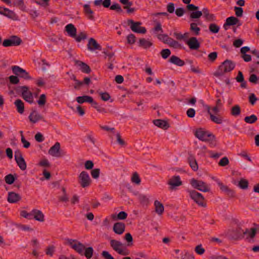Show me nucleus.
Here are the masks:
<instances>
[{
  "label": "nucleus",
  "mask_w": 259,
  "mask_h": 259,
  "mask_svg": "<svg viewBox=\"0 0 259 259\" xmlns=\"http://www.w3.org/2000/svg\"><path fill=\"white\" fill-rule=\"evenodd\" d=\"M110 10H115L116 12L121 13L122 12V10L121 8L120 5L117 3H114L111 5L110 7Z\"/></svg>",
  "instance_id": "obj_62"
},
{
  "label": "nucleus",
  "mask_w": 259,
  "mask_h": 259,
  "mask_svg": "<svg viewBox=\"0 0 259 259\" xmlns=\"http://www.w3.org/2000/svg\"><path fill=\"white\" fill-rule=\"evenodd\" d=\"M131 181L133 183L139 185L141 183V179L137 172H135L131 178Z\"/></svg>",
  "instance_id": "obj_48"
},
{
  "label": "nucleus",
  "mask_w": 259,
  "mask_h": 259,
  "mask_svg": "<svg viewBox=\"0 0 259 259\" xmlns=\"http://www.w3.org/2000/svg\"><path fill=\"white\" fill-rule=\"evenodd\" d=\"M55 251V247L54 246H48L46 250V254L52 256Z\"/></svg>",
  "instance_id": "obj_64"
},
{
  "label": "nucleus",
  "mask_w": 259,
  "mask_h": 259,
  "mask_svg": "<svg viewBox=\"0 0 259 259\" xmlns=\"http://www.w3.org/2000/svg\"><path fill=\"white\" fill-rule=\"evenodd\" d=\"M76 100L79 104H82L84 102L91 103L93 102V99L92 97L86 95L77 97Z\"/></svg>",
  "instance_id": "obj_30"
},
{
  "label": "nucleus",
  "mask_w": 259,
  "mask_h": 259,
  "mask_svg": "<svg viewBox=\"0 0 259 259\" xmlns=\"http://www.w3.org/2000/svg\"><path fill=\"white\" fill-rule=\"evenodd\" d=\"M169 62L178 66H183L185 63V62L179 57L172 55L169 59Z\"/></svg>",
  "instance_id": "obj_26"
},
{
  "label": "nucleus",
  "mask_w": 259,
  "mask_h": 259,
  "mask_svg": "<svg viewBox=\"0 0 259 259\" xmlns=\"http://www.w3.org/2000/svg\"><path fill=\"white\" fill-rule=\"evenodd\" d=\"M83 11L86 17L91 20H95L94 13L91 9L90 6L88 4H84L83 6Z\"/></svg>",
  "instance_id": "obj_21"
},
{
  "label": "nucleus",
  "mask_w": 259,
  "mask_h": 259,
  "mask_svg": "<svg viewBox=\"0 0 259 259\" xmlns=\"http://www.w3.org/2000/svg\"><path fill=\"white\" fill-rule=\"evenodd\" d=\"M155 212L159 215H161L164 211L163 205L158 200L154 201Z\"/></svg>",
  "instance_id": "obj_33"
},
{
  "label": "nucleus",
  "mask_w": 259,
  "mask_h": 259,
  "mask_svg": "<svg viewBox=\"0 0 259 259\" xmlns=\"http://www.w3.org/2000/svg\"><path fill=\"white\" fill-rule=\"evenodd\" d=\"M238 186L242 189H246L248 187V182L246 179H241L239 181Z\"/></svg>",
  "instance_id": "obj_47"
},
{
  "label": "nucleus",
  "mask_w": 259,
  "mask_h": 259,
  "mask_svg": "<svg viewBox=\"0 0 259 259\" xmlns=\"http://www.w3.org/2000/svg\"><path fill=\"white\" fill-rule=\"evenodd\" d=\"M14 104L17 108V111L20 114H22L24 111V105L22 101L20 99H17L15 101Z\"/></svg>",
  "instance_id": "obj_32"
},
{
  "label": "nucleus",
  "mask_w": 259,
  "mask_h": 259,
  "mask_svg": "<svg viewBox=\"0 0 259 259\" xmlns=\"http://www.w3.org/2000/svg\"><path fill=\"white\" fill-rule=\"evenodd\" d=\"M241 109L238 105H235L233 106L231 110V114L234 116H237L240 114Z\"/></svg>",
  "instance_id": "obj_44"
},
{
  "label": "nucleus",
  "mask_w": 259,
  "mask_h": 259,
  "mask_svg": "<svg viewBox=\"0 0 259 259\" xmlns=\"http://www.w3.org/2000/svg\"><path fill=\"white\" fill-rule=\"evenodd\" d=\"M75 39L77 42H80L82 40L87 38V34L84 32H81L78 35H76V36L73 37Z\"/></svg>",
  "instance_id": "obj_52"
},
{
  "label": "nucleus",
  "mask_w": 259,
  "mask_h": 259,
  "mask_svg": "<svg viewBox=\"0 0 259 259\" xmlns=\"http://www.w3.org/2000/svg\"><path fill=\"white\" fill-rule=\"evenodd\" d=\"M167 184L171 186V189H174L176 187L182 185V182L179 176H174L168 181Z\"/></svg>",
  "instance_id": "obj_19"
},
{
  "label": "nucleus",
  "mask_w": 259,
  "mask_h": 259,
  "mask_svg": "<svg viewBox=\"0 0 259 259\" xmlns=\"http://www.w3.org/2000/svg\"><path fill=\"white\" fill-rule=\"evenodd\" d=\"M111 217L112 218L115 220H123L126 219L127 217V214L125 211H121L119 212L117 215H116L115 214H112Z\"/></svg>",
  "instance_id": "obj_36"
},
{
  "label": "nucleus",
  "mask_w": 259,
  "mask_h": 259,
  "mask_svg": "<svg viewBox=\"0 0 259 259\" xmlns=\"http://www.w3.org/2000/svg\"><path fill=\"white\" fill-rule=\"evenodd\" d=\"M125 224L121 222L115 223L113 227V230L115 233L121 235L125 231Z\"/></svg>",
  "instance_id": "obj_22"
},
{
  "label": "nucleus",
  "mask_w": 259,
  "mask_h": 259,
  "mask_svg": "<svg viewBox=\"0 0 259 259\" xmlns=\"http://www.w3.org/2000/svg\"><path fill=\"white\" fill-rule=\"evenodd\" d=\"M17 179L16 175H13L11 174H8L5 177V181L8 185H12Z\"/></svg>",
  "instance_id": "obj_37"
},
{
  "label": "nucleus",
  "mask_w": 259,
  "mask_h": 259,
  "mask_svg": "<svg viewBox=\"0 0 259 259\" xmlns=\"http://www.w3.org/2000/svg\"><path fill=\"white\" fill-rule=\"evenodd\" d=\"M27 90H29V88L28 87L25 85L19 86L15 89L17 92H21L22 96L24 100L31 104L33 102L32 94V93H28V96H26L24 94L26 93Z\"/></svg>",
  "instance_id": "obj_13"
},
{
  "label": "nucleus",
  "mask_w": 259,
  "mask_h": 259,
  "mask_svg": "<svg viewBox=\"0 0 259 259\" xmlns=\"http://www.w3.org/2000/svg\"><path fill=\"white\" fill-rule=\"evenodd\" d=\"M127 24L130 26L131 30L134 32L143 34L146 32V28L140 26L142 24L141 22H135L132 19H129L127 21Z\"/></svg>",
  "instance_id": "obj_10"
},
{
  "label": "nucleus",
  "mask_w": 259,
  "mask_h": 259,
  "mask_svg": "<svg viewBox=\"0 0 259 259\" xmlns=\"http://www.w3.org/2000/svg\"><path fill=\"white\" fill-rule=\"evenodd\" d=\"M235 67V63L230 60H226L219 66L213 75L217 77L222 76L224 73L230 72Z\"/></svg>",
  "instance_id": "obj_2"
},
{
  "label": "nucleus",
  "mask_w": 259,
  "mask_h": 259,
  "mask_svg": "<svg viewBox=\"0 0 259 259\" xmlns=\"http://www.w3.org/2000/svg\"><path fill=\"white\" fill-rule=\"evenodd\" d=\"M100 173V168H95L91 170V175L93 178L97 179L99 177Z\"/></svg>",
  "instance_id": "obj_54"
},
{
  "label": "nucleus",
  "mask_w": 259,
  "mask_h": 259,
  "mask_svg": "<svg viewBox=\"0 0 259 259\" xmlns=\"http://www.w3.org/2000/svg\"><path fill=\"white\" fill-rule=\"evenodd\" d=\"M244 120L247 123L252 124L257 121V117L255 115L252 114L250 116H246Z\"/></svg>",
  "instance_id": "obj_45"
},
{
  "label": "nucleus",
  "mask_w": 259,
  "mask_h": 259,
  "mask_svg": "<svg viewBox=\"0 0 259 259\" xmlns=\"http://www.w3.org/2000/svg\"><path fill=\"white\" fill-rule=\"evenodd\" d=\"M226 20L227 22V25H229L230 26H233L236 24H238V26H240L241 25V23H238L240 22L239 20L234 16L229 17L227 18Z\"/></svg>",
  "instance_id": "obj_35"
},
{
  "label": "nucleus",
  "mask_w": 259,
  "mask_h": 259,
  "mask_svg": "<svg viewBox=\"0 0 259 259\" xmlns=\"http://www.w3.org/2000/svg\"><path fill=\"white\" fill-rule=\"evenodd\" d=\"M21 196L14 192H9L8 195V201L11 203H16L21 200Z\"/></svg>",
  "instance_id": "obj_23"
},
{
  "label": "nucleus",
  "mask_w": 259,
  "mask_h": 259,
  "mask_svg": "<svg viewBox=\"0 0 259 259\" xmlns=\"http://www.w3.org/2000/svg\"><path fill=\"white\" fill-rule=\"evenodd\" d=\"M249 102L252 105H254L255 102L258 100L254 93H251L248 97Z\"/></svg>",
  "instance_id": "obj_55"
},
{
  "label": "nucleus",
  "mask_w": 259,
  "mask_h": 259,
  "mask_svg": "<svg viewBox=\"0 0 259 259\" xmlns=\"http://www.w3.org/2000/svg\"><path fill=\"white\" fill-rule=\"evenodd\" d=\"M46 102V96L45 94H41L37 101V103L39 106H43Z\"/></svg>",
  "instance_id": "obj_61"
},
{
  "label": "nucleus",
  "mask_w": 259,
  "mask_h": 259,
  "mask_svg": "<svg viewBox=\"0 0 259 259\" xmlns=\"http://www.w3.org/2000/svg\"><path fill=\"white\" fill-rule=\"evenodd\" d=\"M209 30L213 33H217L220 30V27L214 23H211L209 26Z\"/></svg>",
  "instance_id": "obj_49"
},
{
  "label": "nucleus",
  "mask_w": 259,
  "mask_h": 259,
  "mask_svg": "<svg viewBox=\"0 0 259 259\" xmlns=\"http://www.w3.org/2000/svg\"><path fill=\"white\" fill-rule=\"evenodd\" d=\"M28 118L30 121L33 123H35L41 120L45 121L44 117L35 110H32Z\"/></svg>",
  "instance_id": "obj_15"
},
{
  "label": "nucleus",
  "mask_w": 259,
  "mask_h": 259,
  "mask_svg": "<svg viewBox=\"0 0 259 259\" xmlns=\"http://www.w3.org/2000/svg\"><path fill=\"white\" fill-rule=\"evenodd\" d=\"M153 123L155 125L164 130H166L169 127L168 122L162 119H155L153 120Z\"/></svg>",
  "instance_id": "obj_27"
},
{
  "label": "nucleus",
  "mask_w": 259,
  "mask_h": 259,
  "mask_svg": "<svg viewBox=\"0 0 259 259\" xmlns=\"http://www.w3.org/2000/svg\"><path fill=\"white\" fill-rule=\"evenodd\" d=\"M248 233V229L244 231L241 228L238 227L235 229L230 230L226 234L228 238L231 240H241L244 237V235Z\"/></svg>",
  "instance_id": "obj_4"
},
{
  "label": "nucleus",
  "mask_w": 259,
  "mask_h": 259,
  "mask_svg": "<svg viewBox=\"0 0 259 259\" xmlns=\"http://www.w3.org/2000/svg\"><path fill=\"white\" fill-rule=\"evenodd\" d=\"M157 37L159 40L167 45H168L171 39V37H169L166 34H159L157 35Z\"/></svg>",
  "instance_id": "obj_38"
},
{
  "label": "nucleus",
  "mask_w": 259,
  "mask_h": 259,
  "mask_svg": "<svg viewBox=\"0 0 259 259\" xmlns=\"http://www.w3.org/2000/svg\"><path fill=\"white\" fill-rule=\"evenodd\" d=\"M138 199L140 203L143 205H147L149 202V198L144 194H139Z\"/></svg>",
  "instance_id": "obj_42"
},
{
  "label": "nucleus",
  "mask_w": 259,
  "mask_h": 259,
  "mask_svg": "<svg viewBox=\"0 0 259 259\" xmlns=\"http://www.w3.org/2000/svg\"><path fill=\"white\" fill-rule=\"evenodd\" d=\"M168 45L170 47L173 48L174 49H181L183 48L182 46L178 41L174 40L172 38H171V39H170Z\"/></svg>",
  "instance_id": "obj_43"
},
{
  "label": "nucleus",
  "mask_w": 259,
  "mask_h": 259,
  "mask_svg": "<svg viewBox=\"0 0 259 259\" xmlns=\"http://www.w3.org/2000/svg\"><path fill=\"white\" fill-rule=\"evenodd\" d=\"M234 11L235 12V15L237 17H242L243 15V10L240 7H235Z\"/></svg>",
  "instance_id": "obj_63"
},
{
  "label": "nucleus",
  "mask_w": 259,
  "mask_h": 259,
  "mask_svg": "<svg viewBox=\"0 0 259 259\" xmlns=\"http://www.w3.org/2000/svg\"><path fill=\"white\" fill-rule=\"evenodd\" d=\"M248 80L251 83L257 84L258 82V78L255 74H251L249 76Z\"/></svg>",
  "instance_id": "obj_60"
},
{
  "label": "nucleus",
  "mask_w": 259,
  "mask_h": 259,
  "mask_svg": "<svg viewBox=\"0 0 259 259\" xmlns=\"http://www.w3.org/2000/svg\"><path fill=\"white\" fill-rule=\"evenodd\" d=\"M2 15L13 20H19L18 16L14 11L6 8L3 9V14Z\"/></svg>",
  "instance_id": "obj_20"
},
{
  "label": "nucleus",
  "mask_w": 259,
  "mask_h": 259,
  "mask_svg": "<svg viewBox=\"0 0 259 259\" xmlns=\"http://www.w3.org/2000/svg\"><path fill=\"white\" fill-rule=\"evenodd\" d=\"M212 179L217 182L218 185L220 187V189L224 192L230 197H234L235 196V192L229 188L227 186L224 185L219 179L213 177Z\"/></svg>",
  "instance_id": "obj_14"
},
{
  "label": "nucleus",
  "mask_w": 259,
  "mask_h": 259,
  "mask_svg": "<svg viewBox=\"0 0 259 259\" xmlns=\"http://www.w3.org/2000/svg\"><path fill=\"white\" fill-rule=\"evenodd\" d=\"M60 149V144L59 142H56L53 146L49 149L48 153L52 156L56 157L59 152Z\"/></svg>",
  "instance_id": "obj_25"
},
{
  "label": "nucleus",
  "mask_w": 259,
  "mask_h": 259,
  "mask_svg": "<svg viewBox=\"0 0 259 259\" xmlns=\"http://www.w3.org/2000/svg\"><path fill=\"white\" fill-rule=\"evenodd\" d=\"M68 243L76 252L81 256H85L87 259H91L93 256L94 249L92 247H85L81 242L71 239L68 240Z\"/></svg>",
  "instance_id": "obj_1"
},
{
  "label": "nucleus",
  "mask_w": 259,
  "mask_h": 259,
  "mask_svg": "<svg viewBox=\"0 0 259 259\" xmlns=\"http://www.w3.org/2000/svg\"><path fill=\"white\" fill-rule=\"evenodd\" d=\"M189 194L190 197L194 200L199 206L205 207L206 203L204 201L203 196L195 190H187Z\"/></svg>",
  "instance_id": "obj_8"
},
{
  "label": "nucleus",
  "mask_w": 259,
  "mask_h": 259,
  "mask_svg": "<svg viewBox=\"0 0 259 259\" xmlns=\"http://www.w3.org/2000/svg\"><path fill=\"white\" fill-rule=\"evenodd\" d=\"M203 15L205 20L208 21H214L215 20V16L213 14H210L209 10L207 8H203L202 11L192 12L190 13L191 19H199Z\"/></svg>",
  "instance_id": "obj_5"
},
{
  "label": "nucleus",
  "mask_w": 259,
  "mask_h": 259,
  "mask_svg": "<svg viewBox=\"0 0 259 259\" xmlns=\"http://www.w3.org/2000/svg\"><path fill=\"white\" fill-rule=\"evenodd\" d=\"M194 135L199 140L203 142L215 140V137L212 133L202 128H197L195 132Z\"/></svg>",
  "instance_id": "obj_3"
},
{
  "label": "nucleus",
  "mask_w": 259,
  "mask_h": 259,
  "mask_svg": "<svg viewBox=\"0 0 259 259\" xmlns=\"http://www.w3.org/2000/svg\"><path fill=\"white\" fill-rule=\"evenodd\" d=\"M75 64L78 67H79V69L83 73L88 74L91 72L90 67L84 62L79 60H75Z\"/></svg>",
  "instance_id": "obj_18"
},
{
  "label": "nucleus",
  "mask_w": 259,
  "mask_h": 259,
  "mask_svg": "<svg viewBox=\"0 0 259 259\" xmlns=\"http://www.w3.org/2000/svg\"><path fill=\"white\" fill-rule=\"evenodd\" d=\"M15 160L17 165L21 170H24L26 169V163L23 157H21L20 159Z\"/></svg>",
  "instance_id": "obj_41"
},
{
  "label": "nucleus",
  "mask_w": 259,
  "mask_h": 259,
  "mask_svg": "<svg viewBox=\"0 0 259 259\" xmlns=\"http://www.w3.org/2000/svg\"><path fill=\"white\" fill-rule=\"evenodd\" d=\"M124 239L127 241L128 246L133 245V238L132 235L130 233L125 234Z\"/></svg>",
  "instance_id": "obj_57"
},
{
  "label": "nucleus",
  "mask_w": 259,
  "mask_h": 259,
  "mask_svg": "<svg viewBox=\"0 0 259 259\" xmlns=\"http://www.w3.org/2000/svg\"><path fill=\"white\" fill-rule=\"evenodd\" d=\"M190 184L193 188L199 191L203 192H208L210 191V188L209 185L201 180H198L193 178L190 180Z\"/></svg>",
  "instance_id": "obj_7"
},
{
  "label": "nucleus",
  "mask_w": 259,
  "mask_h": 259,
  "mask_svg": "<svg viewBox=\"0 0 259 259\" xmlns=\"http://www.w3.org/2000/svg\"><path fill=\"white\" fill-rule=\"evenodd\" d=\"M12 70L13 74L24 79L30 80L32 79L28 72L18 66L15 65L12 66Z\"/></svg>",
  "instance_id": "obj_9"
},
{
  "label": "nucleus",
  "mask_w": 259,
  "mask_h": 259,
  "mask_svg": "<svg viewBox=\"0 0 259 259\" xmlns=\"http://www.w3.org/2000/svg\"><path fill=\"white\" fill-rule=\"evenodd\" d=\"M110 244L113 249L118 254L122 255H127L130 254L129 250L125 247L122 248L123 245L120 241L112 239L110 240Z\"/></svg>",
  "instance_id": "obj_6"
},
{
  "label": "nucleus",
  "mask_w": 259,
  "mask_h": 259,
  "mask_svg": "<svg viewBox=\"0 0 259 259\" xmlns=\"http://www.w3.org/2000/svg\"><path fill=\"white\" fill-rule=\"evenodd\" d=\"M188 33L186 32L184 34H182L181 32H175L174 33L173 36L178 40H182L185 38V35H188Z\"/></svg>",
  "instance_id": "obj_59"
},
{
  "label": "nucleus",
  "mask_w": 259,
  "mask_h": 259,
  "mask_svg": "<svg viewBox=\"0 0 259 259\" xmlns=\"http://www.w3.org/2000/svg\"><path fill=\"white\" fill-rule=\"evenodd\" d=\"M196 23H192L190 24V30L195 35H198L200 34V28L197 26Z\"/></svg>",
  "instance_id": "obj_40"
},
{
  "label": "nucleus",
  "mask_w": 259,
  "mask_h": 259,
  "mask_svg": "<svg viewBox=\"0 0 259 259\" xmlns=\"http://www.w3.org/2000/svg\"><path fill=\"white\" fill-rule=\"evenodd\" d=\"M171 54V51L168 49H164L160 52V55L164 59H167Z\"/></svg>",
  "instance_id": "obj_50"
},
{
  "label": "nucleus",
  "mask_w": 259,
  "mask_h": 259,
  "mask_svg": "<svg viewBox=\"0 0 259 259\" xmlns=\"http://www.w3.org/2000/svg\"><path fill=\"white\" fill-rule=\"evenodd\" d=\"M65 31L69 36L72 37L76 36V28L73 24L70 23L65 26Z\"/></svg>",
  "instance_id": "obj_24"
},
{
  "label": "nucleus",
  "mask_w": 259,
  "mask_h": 259,
  "mask_svg": "<svg viewBox=\"0 0 259 259\" xmlns=\"http://www.w3.org/2000/svg\"><path fill=\"white\" fill-rule=\"evenodd\" d=\"M14 5L18 7L22 11H24L26 8L23 0H17L16 2L14 3Z\"/></svg>",
  "instance_id": "obj_51"
},
{
  "label": "nucleus",
  "mask_w": 259,
  "mask_h": 259,
  "mask_svg": "<svg viewBox=\"0 0 259 259\" xmlns=\"http://www.w3.org/2000/svg\"><path fill=\"white\" fill-rule=\"evenodd\" d=\"M21 39L16 35H12L9 39H5L3 42V46L5 47L11 46H18L21 44Z\"/></svg>",
  "instance_id": "obj_11"
},
{
  "label": "nucleus",
  "mask_w": 259,
  "mask_h": 259,
  "mask_svg": "<svg viewBox=\"0 0 259 259\" xmlns=\"http://www.w3.org/2000/svg\"><path fill=\"white\" fill-rule=\"evenodd\" d=\"M91 104L92 107L95 108L99 112H107L106 109L104 108L99 105L98 103L97 102L95 101L94 100L93 102H92Z\"/></svg>",
  "instance_id": "obj_46"
},
{
  "label": "nucleus",
  "mask_w": 259,
  "mask_h": 259,
  "mask_svg": "<svg viewBox=\"0 0 259 259\" xmlns=\"http://www.w3.org/2000/svg\"><path fill=\"white\" fill-rule=\"evenodd\" d=\"M210 119L215 123L221 124L223 123V119L220 115L215 116L212 113L210 115Z\"/></svg>",
  "instance_id": "obj_39"
},
{
  "label": "nucleus",
  "mask_w": 259,
  "mask_h": 259,
  "mask_svg": "<svg viewBox=\"0 0 259 259\" xmlns=\"http://www.w3.org/2000/svg\"><path fill=\"white\" fill-rule=\"evenodd\" d=\"M94 4L96 6L102 5L104 8H108L111 5V0H95Z\"/></svg>",
  "instance_id": "obj_34"
},
{
  "label": "nucleus",
  "mask_w": 259,
  "mask_h": 259,
  "mask_svg": "<svg viewBox=\"0 0 259 259\" xmlns=\"http://www.w3.org/2000/svg\"><path fill=\"white\" fill-rule=\"evenodd\" d=\"M10 82L13 84H16L19 82V79L17 75H11L9 77Z\"/></svg>",
  "instance_id": "obj_56"
},
{
  "label": "nucleus",
  "mask_w": 259,
  "mask_h": 259,
  "mask_svg": "<svg viewBox=\"0 0 259 259\" xmlns=\"http://www.w3.org/2000/svg\"><path fill=\"white\" fill-rule=\"evenodd\" d=\"M153 45L152 42L150 41L147 40L145 38H141L139 40L138 46L140 47H142L144 49H147L149 48Z\"/></svg>",
  "instance_id": "obj_31"
},
{
  "label": "nucleus",
  "mask_w": 259,
  "mask_h": 259,
  "mask_svg": "<svg viewBox=\"0 0 259 259\" xmlns=\"http://www.w3.org/2000/svg\"><path fill=\"white\" fill-rule=\"evenodd\" d=\"M87 46L88 49L90 51L96 50L101 51L102 50L101 46L97 42L96 40L93 38H90L89 39Z\"/></svg>",
  "instance_id": "obj_17"
},
{
  "label": "nucleus",
  "mask_w": 259,
  "mask_h": 259,
  "mask_svg": "<svg viewBox=\"0 0 259 259\" xmlns=\"http://www.w3.org/2000/svg\"><path fill=\"white\" fill-rule=\"evenodd\" d=\"M32 212L33 213L34 219L40 222L45 221L44 215L40 210L34 209L32 210Z\"/></svg>",
  "instance_id": "obj_28"
},
{
  "label": "nucleus",
  "mask_w": 259,
  "mask_h": 259,
  "mask_svg": "<svg viewBox=\"0 0 259 259\" xmlns=\"http://www.w3.org/2000/svg\"><path fill=\"white\" fill-rule=\"evenodd\" d=\"M127 42L130 45H133L136 42V36L134 34L131 33L126 37Z\"/></svg>",
  "instance_id": "obj_53"
},
{
  "label": "nucleus",
  "mask_w": 259,
  "mask_h": 259,
  "mask_svg": "<svg viewBox=\"0 0 259 259\" xmlns=\"http://www.w3.org/2000/svg\"><path fill=\"white\" fill-rule=\"evenodd\" d=\"M188 161L190 166L194 171H196L198 170V165L196 159L193 156L190 155L188 158Z\"/></svg>",
  "instance_id": "obj_29"
},
{
  "label": "nucleus",
  "mask_w": 259,
  "mask_h": 259,
  "mask_svg": "<svg viewBox=\"0 0 259 259\" xmlns=\"http://www.w3.org/2000/svg\"><path fill=\"white\" fill-rule=\"evenodd\" d=\"M153 31L154 32L157 34H159L158 33V32H160V33H162L163 32V30L162 28L161 24L160 23L158 22L156 25L155 26V27L153 28Z\"/></svg>",
  "instance_id": "obj_58"
},
{
  "label": "nucleus",
  "mask_w": 259,
  "mask_h": 259,
  "mask_svg": "<svg viewBox=\"0 0 259 259\" xmlns=\"http://www.w3.org/2000/svg\"><path fill=\"white\" fill-rule=\"evenodd\" d=\"M79 183L82 188L88 187L90 186L92 180L89 174L85 171H82L78 176Z\"/></svg>",
  "instance_id": "obj_12"
},
{
  "label": "nucleus",
  "mask_w": 259,
  "mask_h": 259,
  "mask_svg": "<svg viewBox=\"0 0 259 259\" xmlns=\"http://www.w3.org/2000/svg\"><path fill=\"white\" fill-rule=\"evenodd\" d=\"M186 44L189 46L190 49L192 50H197L200 46V42L195 37H192L190 38L186 41Z\"/></svg>",
  "instance_id": "obj_16"
}]
</instances>
